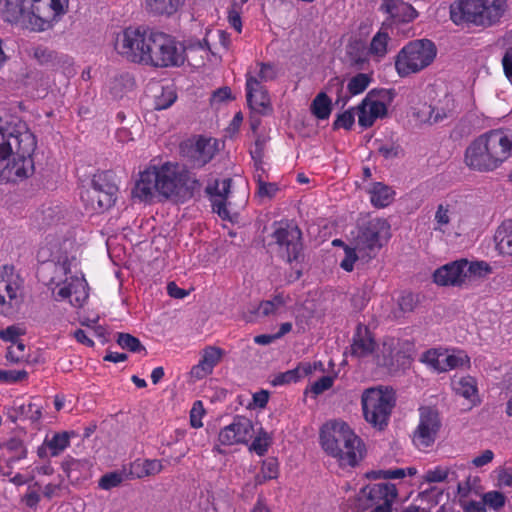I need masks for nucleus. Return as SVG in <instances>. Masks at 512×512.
<instances>
[{"mask_svg": "<svg viewBox=\"0 0 512 512\" xmlns=\"http://www.w3.org/2000/svg\"><path fill=\"white\" fill-rule=\"evenodd\" d=\"M37 146L35 135L24 122L15 123L12 132L0 142V179L19 182L34 173L32 154Z\"/></svg>", "mask_w": 512, "mask_h": 512, "instance_id": "nucleus-1", "label": "nucleus"}, {"mask_svg": "<svg viewBox=\"0 0 512 512\" xmlns=\"http://www.w3.org/2000/svg\"><path fill=\"white\" fill-rule=\"evenodd\" d=\"M69 0H0L4 21L34 32L50 29L68 11Z\"/></svg>", "mask_w": 512, "mask_h": 512, "instance_id": "nucleus-2", "label": "nucleus"}, {"mask_svg": "<svg viewBox=\"0 0 512 512\" xmlns=\"http://www.w3.org/2000/svg\"><path fill=\"white\" fill-rule=\"evenodd\" d=\"M512 154V138L502 130H491L473 140L465 150L464 162L472 170L489 172Z\"/></svg>", "mask_w": 512, "mask_h": 512, "instance_id": "nucleus-3", "label": "nucleus"}, {"mask_svg": "<svg viewBox=\"0 0 512 512\" xmlns=\"http://www.w3.org/2000/svg\"><path fill=\"white\" fill-rule=\"evenodd\" d=\"M320 443L323 450L340 465L355 466L365 453V445L350 426L343 421H329L320 430Z\"/></svg>", "mask_w": 512, "mask_h": 512, "instance_id": "nucleus-4", "label": "nucleus"}, {"mask_svg": "<svg viewBox=\"0 0 512 512\" xmlns=\"http://www.w3.org/2000/svg\"><path fill=\"white\" fill-rule=\"evenodd\" d=\"M180 165L165 162L160 166L151 165L136 182L132 195L143 202H152L156 196L169 199L179 195Z\"/></svg>", "mask_w": 512, "mask_h": 512, "instance_id": "nucleus-5", "label": "nucleus"}, {"mask_svg": "<svg viewBox=\"0 0 512 512\" xmlns=\"http://www.w3.org/2000/svg\"><path fill=\"white\" fill-rule=\"evenodd\" d=\"M506 9V0H457L450 5V19L456 25L489 27L500 21Z\"/></svg>", "mask_w": 512, "mask_h": 512, "instance_id": "nucleus-6", "label": "nucleus"}, {"mask_svg": "<svg viewBox=\"0 0 512 512\" xmlns=\"http://www.w3.org/2000/svg\"><path fill=\"white\" fill-rule=\"evenodd\" d=\"M145 65L155 68L180 67L188 59L186 49L174 37L159 31H150ZM194 46L187 48L188 53Z\"/></svg>", "mask_w": 512, "mask_h": 512, "instance_id": "nucleus-7", "label": "nucleus"}, {"mask_svg": "<svg viewBox=\"0 0 512 512\" xmlns=\"http://www.w3.org/2000/svg\"><path fill=\"white\" fill-rule=\"evenodd\" d=\"M437 56V47L429 39L408 42L395 57V69L402 78L421 72L430 66Z\"/></svg>", "mask_w": 512, "mask_h": 512, "instance_id": "nucleus-8", "label": "nucleus"}, {"mask_svg": "<svg viewBox=\"0 0 512 512\" xmlns=\"http://www.w3.org/2000/svg\"><path fill=\"white\" fill-rule=\"evenodd\" d=\"M365 420L378 430H384L395 406V395L387 387H372L366 389L361 397Z\"/></svg>", "mask_w": 512, "mask_h": 512, "instance_id": "nucleus-9", "label": "nucleus"}, {"mask_svg": "<svg viewBox=\"0 0 512 512\" xmlns=\"http://www.w3.org/2000/svg\"><path fill=\"white\" fill-rule=\"evenodd\" d=\"M390 224L383 218L363 220L357 226L352 245L362 258H372L391 237Z\"/></svg>", "mask_w": 512, "mask_h": 512, "instance_id": "nucleus-10", "label": "nucleus"}, {"mask_svg": "<svg viewBox=\"0 0 512 512\" xmlns=\"http://www.w3.org/2000/svg\"><path fill=\"white\" fill-rule=\"evenodd\" d=\"M149 40L150 31L128 27L117 36L115 49L128 61L145 65Z\"/></svg>", "mask_w": 512, "mask_h": 512, "instance_id": "nucleus-11", "label": "nucleus"}, {"mask_svg": "<svg viewBox=\"0 0 512 512\" xmlns=\"http://www.w3.org/2000/svg\"><path fill=\"white\" fill-rule=\"evenodd\" d=\"M275 243L279 246V252L287 262H300L303 260L302 232L297 226L286 225L277 228L273 235Z\"/></svg>", "mask_w": 512, "mask_h": 512, "instance_id": "nucleus-12", "label": "nucleus"}, {"mask_svg": "<svg viewBox=\"0 0 512 512\" xmlns=\"http://www.w3.org/2000/svg\"><path fill=\"white\" fill-rule=\"evenodd\" d=\"M419 412L420 419L418 427L414 431L413 442L418 447H429L436 440L441 420L438 411L432 407H421Z\"/></svg>", "mask_w": 512, "mask_h": 512, "instance_id": "nucleus-13", "label": "nucleus"}, {"mask_svg": "<svg viewBox=\"0 0 512 512\" xmlns=\"http://www.w3.org/2000/svg\"><path fill=\"white\" fill-rule=\"evenodd\" d=\"M390 92L387 90H371L362 102L357 106L358 123L364 128L371 127L377 118H383L387 114L386 105L375 99L384 98Z\"/></svg>", "mask_w": 512, "mask_h": 512, "instance_id": "nucleus-14", "label": "nucleus"}, {"mask_svg": "<svg viewBox=\"0 0 512 512\" xmlns=\"http://www.w3.org/2000/svg\"><path fill=\"white\" fill-rule=\"evenodd\" d=\"M362 493L374 506L371 512H392V504L398 497L396 486L387 482L367 485Z\"/></svg>", "mask_w": 512, "mask_h": 512, "instance_id": "nucleus-15", "label": "nucleus"}, {"mask_svg": "<svg viewBox=\"0 0 512 512\" xmlns=\"http://www.w3.org/2000/svg\"><path fill=\"white\" fill-rule=\"evenodd\" d=\"M216 141L200 137L196 141H187L181 145V151L192 167H203L216 153Z\"/></svg>", "mask_w": 512, "mask_h": 512, "instance_id": "nucleus-16", "label": "nucleus"}, {"mask_svg": "<svg viewBox=\"0 0 512 512\" xmlns=\"http://www.w3.org/2000/svg\"><path fill=\"white\" fill-rule=\"evenodd\" d=\"M253 424L244 416H236L233 422L219 433V441L223 445L247 443L253 437Z\"/></svg>", "mask_w": 512, "mask_h": 512, "instance_id": "nucleus-17", "label": "nucleus"}, {"mask_svg": "<svg viewBox=\"0 0 512 512\" xmlns=\"http://www.w3.org/2000/svg\"><path fill=\"white\" fill-rule=\"evenodd\" d=\"M92 185H95L97 189L98 204H101L100 207L103 211L111 208L116 201L118 187L113 183L110 173L102 171L95 174L92 178Z\"/></svg>", "mask_w": 512, "mask_h": 512, "instance_id": "nucleus-18", "label": "nucleus"}, {"mask_svg": "<svg viewBox=\"0 0 512 512\" xmlns=\"http://www.w3.org/2000/svg\"><path fill=\"white\" fill-rule=\"evenodd\" d=\"M88 284L84 278L73 277L56 292V300L69 298L71 305L82 307L88 299Z\"/></svg>", "mask_w": 512, "mask_h": 512, "instance_id": "nucleus-19", "label": "nucleus"}, {"mask_svg": "<svg viewBox=\"0 0 512 512\" xmlns=\"http://www.w3.org/2000/svg\"><path fill=\"white\" fill-rule=\"evenodd\" d=\"M381 11L389 14L396 24L413 22L419 15L418 11L403 0H384L380 6Z\"/></svg>", "mask_w": 512, "mask_h": 512, "instance_id": "nucleus-20", "label": "nucleus"}, {"mask_svg": "<svg viewBox=\"0 0 512 512\" xmlns=\"http://www.w3.org/2000/svg\"><path fill=\"white\" fill-rule=\"evenodd\" d=\"M376 347V341L370 329L361 323L356 327L350 345V353L357 358H364L371 355Z\"/></svg>", "mask_w": 512, "mask_h": 512, "instance_id": "nucleus-21", "label": "nucleus"}, {"mask_svg": "<svg viewBox=\"0 0 512 512\" xmlns=\"http://www.w3.org/2000/svg\"><path fill=\"white\" fill-rule=\"evenodd\" d=\"M434 282L441 286H460L466 280V274L463 270L462 259L448 263L433 274Z\"/></svg>", "mask_w": 512, "mask_h": 512, "instance_id": "nucleus-22", "label": "nucleus"}, {"mask_svg": "<svg viewBox=\"0 0 512 512\" xmlns=\"http://www.w3.org/2000/svg\"><path fill=\"white\" fill-rule=\"evenodd\" d=\"M232 180L230 178L223 179L221 182L216 181L215 192H212V188L208 187L207 192L212 195V208L223 220H233V216L230 213L227 201L228 194L230 192Z\"/></svg>", "mask_w": 512, "mask_h": 512, "instance_id": "nucleus-23", "label": "nucleus"}, {"mask_svg": "<svg viewBox=\"0 0 512 512\" xmlns=\"http://www.w3.org/2000/svg\"><path fill=\"white\" fill-rule=\"evenodd\" d=\"M247 103L255 111L261 112L270 105V97L267 89L260 81L250 74L246 78Z\"/></svg>", "mask_w": 512, "mask_h": 512, "instance_id": "nucleus-24", "label": "nucleus"}, {"mask_svg": "<svg viewBox=\"0 0 512 512\" xmlns=\"http://www.w3.org/2000/svg\"><path fill=\"white\" fill-rule=\"evenodd\" d=\"M12 270V267L4 266L2 271H0V304L4 305L6 303L5 295L3 294L5 292L8 297L7 303L10 307H13L14 302H17L19 290L17 282L13 279Z\"/></svg>", "mask_w": 512, "mask_h": 512, "instance_id": "nucleus-25", "label": "nucleus"}, {"mask_svg": "<svg viewBox=\"0 0 512 512\" xmlns=\"http://www.w3.org/2000/svg\"><path fill=\"white\" fill-rule=\"evenodd\" d=\"M496 249L502 255L512 256V220H506L497 228L495 236Z\"/></svg>", "mask_w": 512, "mask_h": 512, "instance_id": "nucleus-26", "label": "nucleus"}, {"mask_svg": "<svg viewBox=\"0 0 512 512\" xmlns=\"http://www.w3.org/2000/svg\"><path fill=\"white\" fill-rule=\"evenodd\" d=\"M185 0H145L148 13L157 16H171L178 11Z\"/></svg>", "mask_w": 512, "mask_h": 512, "instance_id": "nucleus-27", "label": "nucleus"}, {"mask_svg": "<svg viewBox=\"0 0 512 512\" xmlns=\"http://www.w3.org/2000/svg\"><path fill=\"white\" fill-rule=\"evenodd\" d=\"M452 387L456 394L475 403L478 400L477 381L472 376H464L452 380Z\"/></svg>", "mask_w": 512, "mask_h": 512, "instance_id": "nucleus-28", "label": "nucleus"}, {"mask_svg": "<svg viewBox=\"0 0 512 512\" xmlns=\"http://www.w3.org/2000/svg\"><path fill=\"white\" fill-rule=\"evenodd\" d=\"M396 342L394 338L384 340L381 352L376 355V363L378 366L385 367L390 371L395 370V357H398L400 354L399 352H395Z\"/></svg>", "mask_w": 512, "mask_h": 512, "instance_id": "nucleus-29", "label": "nucleus"}, {"mask_svg": "<svg viewBox=\"0 0 512 512\" xmlns=\"http://www.w3.org/2000/svg\"><path fill=\"white\" fill-rule=\"evenodd\" d=\"M369 193L371 203L376 208H384L393 201L394 191L381 182L374 183Z\"/></svg>", "mask_w": 512, "mask_h": 512, "instance_id": "nucleus-30", "label": "nucleus"}, {"mask_svg": "<svg viewBox=\"0 0 512 512\" xmlns=\"http://www.w3.org/2000/svg\"><path fill=\"white\" fill-rule=\"evenodd\" d=\"M163 469L160 460L135 461L131 464L130 474L136 478H144L160 473Z\"/></svg>", "mask_w": 512, "mask_h": 512, "instance_id": "nucleus-31", "label": "nucleus"}, {"mask_svg": "<svg viewBox=\"0 0 512 512\" xmlns=\"http://www.w3.org/2000/svg\"><path fill=\"white\" fill-rule=\"evenodd\" d=\"M312 372V367L309 363H303L295 369L288 370L275 376L272 381L274 386L289 384L298 381L300 378L309 375Z\"/></svg>", "mask_w": 512, "mask_h": 512, "instance_id": "nucleus-32", "label": "nucleus"}, {"mask_svg": "<svg viewBox=\"0 0 512 512\" xmlns=\"http://www.w3.org/2000/svg\"><path fill=\"white\" fill-rule=\"evenodd\" d=\"M443 362L441 372H446L455 368H469L470 358L464 351H457L449 354L447 351H443Z\"/></svg>", "mask_w": 512, "mask_h": 512, "instance_id": "nucleus-33", "label": "nucleus"}, {"mask_svg": "<svg viewBox=\"0 0 512 512\" xmlns=\"http://www.w3.org/2000/svg\"><path fill=\"white\" fill-rule=\"evenodd\" d=\"M200 181L189 171L180 167L179 194L184 190L185 195L192 197L195 193H199L201 189Z\"/></svg>", "mask_w": 512, "mask_h": 512, "instance_id": "nucleus-34", "label": "nucleus"}, {"mask_svg": "<svg viewBox=\"0 0 512 512\" xmlns=\"http://www.w3.org/2000/svg\"><path fill=\"white\" fill-rule=\"evenodd\" d=\"M311 111L318 119H327L331 114V99L325 92H320L312 101Z\"/></svg>", "mask_w": 512, "mask_h": 512, "instance_id": "nucleus-35", "label": "nucleus"}, {"mask_svg": "<svg viewBox=\"0 0 512 512\" xmlns=\"http://www.w3.org/2000/svg\"><path fill=\"white\" fill-rule=\"evenodd\" d=\"M391 40L388 32H386L383 28L380 29L372 38L370 42L369 51L372 55L377 57H384L388 50L387 46L389 41Z\"/></svg>", "mask_w": 512, "mask_h": 512, "instance_id": "nucleus-36", "label": "nucleus"}, {"mask_svg": "<svg viewBox=\"0 0 512 512\" xmlns=\"http://www.w3.org/2000/svg\"><path fill=\"white\" fill-rule=\"evenodd\" d=\"M97 196V189L95 188V185L92 184L90 185V187L85 188L81 191L80 198L87 212L97 214L104 212L102 207H100L101 204H98Z\"/></svg>", "mask_w": 512, "mask_h": 512, "instance_id": "nucleus-37", "label": "nucleus"}, {"mask_svg": "<svg viewBox=\"0 0 512 512\" xmlns=\"http://www.w3.org/2000/svg\"><path fill=\"white\" fill-rule=\"evenodd\" d=\"M326 90L328 93L336 96L335 104L344 108L349 100V95L344 93V80L340 77L331 78L326 86Z\"/></svg>", "mask_w": 512, "mask_h": 512, "instance_id": "nucleus-38", "label": "nucleus"}, {"mask_svg": "<svg viewBox=\"0 0 512 512\" xmlns=\"http://www.w3.org/2000/svg\"><path fill=\"white\" fill-rule=\"evenodd\" d=\"M70 434L68 432L55 433L51 439H46L44 444L49 448L51 456H58L64 451L70 443Z\"/></svg>", "mask_w": 512, "mask_h": 512, "instance_id": "nucleus-39", "label": "nucleus"}, {"mask_svg": "<svg viewBox=\"0 0 512 512\" xmlns=\"http://www.w3.org/2000/svg\"><path fill=\"white\" fill-rule=\"evenodd\" d=\"M504 45L507 46L501 63L503 72L508 82L512 85V30L505 33L503 36Z\"/></svg>", "mask_w": 512, "mask_h": 512, "instance_id": "nucleus-40", "label": "nucleus"}, {"mask_svg": "<svg viewBox=\"0 0 512 512\" xmlns=\"http://www.w3.org/2000/svg\"><path fill=\"white\" fill-rule=\"evenodd\" d=\"M116 342L122 349H126L130 352H144L145 354L147 353L145 346L142 345L140 340L129 333H117Z\"/></svg>", "mask_w": 512, "mask_h": 512, "instance_id": "nucleus-41", "label": "nucleus"}, {"mask_svg": "<svg viewBox=\"0 0 512 512\" xmlns=\"http://www.w3.org/2000/svg\"><path fill=\"white\" fill-rule=\"evenodd\" d=\"M263 173L261 171L255 172L254 177L257 182L256 194L261 199H272L279 191V187L276 183L266 182L262 177Z\"/></svg>", "mask_w": 512, "mask_h": 512, "instance_id": "nucleus-42", "label": "nucleus"}, {"mask_svg": "<svg viewBox=\"0 0 512 512\" xmlns=\"http://www.w3.org/2000/svg\"><path fill=\"white\" fill-rule=\"evenodd\" d=\"M371 82V77L366 73H358L353 76L347 85V95L351 96L358 95L364 92Z\"/></svg>", "mask_w": 512, "mask_h": 512, "instance_id": "nucleus-43", "label": "nucleus"}, {"mask_svg": "<svg viewBox=\"0 0 512 512\" xmlns=\"http://www.w3.org/2000/svg\"><path fill=\"white\" fill-rule=\"evenodd\" d=\"M347 59L351 66L357 69H363L367 63L365 50L361 44L350 45L347 48Z\"/></svg>", "mask_w": 512, "mask_h": 512, "instance_id": "nucleus-44", "label": "nucleus"}, {"mask_svg": "<svg viewBox=\"0 0 512 512\" xmlns=\"http://www.w3.org/2000/svg\"><path fill=\"white\" fill-rule=\"evenodd\" d=\"M463 270L466 274V279L470 277H484L490 273V266L483 262H469L466 259H462Z\"/></svg>", "mask_w": 512, "mask_h": 512, "instance_id": "nucleus-45", "label": "nucleus"}, {"mask_svg": "<svg viewBox=\"0 0 512 512\" xmlns=\"http://www.w3.org/2000/svg\"><path fill=\"white\" fill-rule=\"evenodd\" d=\"M15 411L19 416L32 422H38L42 417V407L32 402L19 405Z\"/></svg>", "mask_w": 512, "mask_h": 512, "instance_id": "nucleus-46", "label": "nucleus"}, {"mask_svg": "<svg viewBox=\"0 0 512 512\" xmlns=\"http://www.w3.org/2000/svg\"><path fill=\"white\" fill-rule=\"evenodd\" d=\"M4 447L13 455L8 458V462L12 463L21 460L26 457V448L23 442L18 438H11L5 444Z\"/></svg>", "mask_w": 512, "mask_h": 512, "instance_id": "nucleus-47", "label": "nucleus"}, {"mask_svg": "<svg viewBox=\"0 0 512 512\" xmlns=\"http://www.w3.org/2000/svg\"><path fill=\"white\" fill-rule=\"evenodd\" d=\"M6 359L12 363L27 361L25 344L19 341L12 343L7 349Z\"/></svg>", "mask_w": 512, "mask_h": 512, "instance_id": "nucleus-48", "label": "nucleus"}, {"mask_svg": "<svg viewBox=\"0 0 512 512\" xmlns=\"http://www.w3.org/2000/svg\"><path fill=\"white\" fill-rule=\"evenodd\" d=\"M32 56L41 65H48L56 60V53L44 46L33 48Z\"/></svg>", "mask_w": 512, "mask_h": 512, "instance_id": "nucleus-49", "label": "nucleus"}, {"mask_svg": "<svg viewBox=\"0 0 512 512\" xmlns=\"http://www.w3.org/2000/svg\"><path fill=\"white\" fill-rule=\"evenodd\" d=\"M443 351L432 349L423 353L421 360L428 364L431 368H433L437 372H441L443 356L441 355Z\"/></svg>", "mask_w": 512, "mask_h": 512, "instance_id": "nucleus-50", "label": "nucleus"}, {"mask_svg": "<svg viewBox=\"0 0 512 512\" xmlns=\"http://www.w3.org/2000/svg\"><path fill=\"white\" fill-rule=\"evenodd\" d=\"M224 352L221 348L216 346H208L202 351L201 358L211 366L213 369L214 367L220 362Z\"/></svg>", "mask_w": 512, "mask_h": 512, "instance_id": "nucleus-51", "label": "nucleus"}, {"mask_svg": "<svg viewBox=\"0 0 512 512\" xmlns=\"http://www.w3.org/2000/svg\"><path fill=\"white\" fill-rule=\"evenodd\" d=\"M406 476V472L402 468L389 470H376L367 473L368 478L372 479H402Z\"/></svg>", "mask_w": 512, "mask_h": 512, "instance_id": "nucleus-52", "label": "nucleus"}, {"mask_svg": "<svg viewBox=\"0 0 512 512\" xmlns=\"http://www.w3.org/2000/svg\"><path fill=\"white\" fill-rule=\"evenodd\" d=\"M176 98V93L172 88H163L162 94L156 98L155 108L157 110L167 109L175 102Z\"/></svg>", "mask_w": 512, "mask_h": 512, "instance_id": "nucleus-53", "label": "nucleus"}, {"mask_svg": "<svg viewBox=\"0 0 512 512\" xmlns=\"http://www.w3.org/2000/svg\"><path fill=\"white\" fill-rule=\"evenodd\" d=\"M124 480L123 474L119 472H110L103 475L99 480V487L104 490H110L119 486Z\"/></svg>", "mask_w": 512, "mask_h": 512, "instance_id": "nucleus-54", "label": "nucleus"}, {"mask_svg": "<svg viewBox=\"0 0 512 512\" xmlns=\"http://www.w3.org/2000/svg\"><path fill=\"white\" fill-rule=\"evenodd\" d=\"M265 139L258 137L254 143V148L250 151L251 157L255 162L256 172H264L262 168V159L264 156Z\"/></svg>", "mask_w": 512, "mask_h": 512, "instance_id": "nucleus-55", "label": "nucleus"}, {"mask_svg": "<svg viewBox=\"0 0 512 512\" xmlns=\"http://www.w3.org/2000/svg\"><path fill=\"white\" fill-rule=\"evenodd\" d=\"M449 475V469L436 467L435 469L428 470L423 476V479L427 483H440L447 480Z\"/></svg>", "mask_w": 512, "mask_h": 512, "instance_id": "nucleus-56", "label": "nucleus"}, {"mask_svg": "<svg viewBox=\"0 0 512 512\" xmlns=\"http://www.w3.org/2000/svg\"><path fill=\"white\" fill-rule=\"evenodd\" d=\"M358 258H362V256L356 250V247H345V257L340 263V267L347 272H351L354 268V263Z\"/></svg>", "mask_w": 512, "mask_h": 512, "instance_id": "nucleus-57", "label": "nucleus"}, {"mask_svg": "<svg viewBox=\"0 0 512 512\" xmlns=\"http://www.w3.org/2000/svg\"><path fill=\"white\" fill-rule=\"evenodd\" d=\"M28 373L25 370H0V382L16 383L27 379Z\"/></svg>", "mask_w": 512, "mask_h": 512, "instance_id": "nucleus-58", "label": "nucleus"}, {"mask_svg": "<svg viewBox=\"0 0 512 512\" xmlns=\"http://www.w3.org/2000/svg\"><path fill=\"white\" fill-rule=\"evenodd\" d=\"M483 504L492 507L497 510L504 506L505 504V496L498 491H491L484 495Z\"/></svg>", "mask_w": 512, "mask_h": 512, "instance_id": "nucleus-59", "label": "nucleus"}, {"mask_svg": "<svg viewBox=\"0 0 512 512\" xmlns=\"http://www.w3.org/2000/svg\"><path fill=\"white\" fill-rule=\"evenodd\" d=\"M355 121V116L353 113V109L346 110L343 113L339 114L336 120L333 123L334 129H338L340 127L344 129H351Z\"/></svg>", "mask_w": 512, "mask_h": 512, "instance_id": "nucleus-60", "label": "nucleus"}, {"mask_svg": "<svg viewBox=\"0 0 512 512\" xmlns=\"http://www.w3.org/2000/svg\"><path fill=\"white\" fill-rule=\"evenodd\" d=\"M370 300V293L368 289L362 288L357 289V291L351 297V303L353 307L360 311L362 310Z\"/></svg>", "mask_w": 512, "mask_h": 512, "instance_id": "nucleus-61", "label": "nucleus"}, {"mask_svg": "<svg viewBox=\"0 0 512 512\" xmlns=\"http://www.w3.org/2000/svg\"><path fill=\"white\" fill-rule=\"evenodd\" d=\"M270 445L269 436L266 432H261L252 442L251 449L259 456H263Z\"/></svg>", "mask_w": 512, "mask_h": 512, "instance_id": "nucleus-62", "label": "nucleus"}, {"mask_svg": "<svg viewBox=\"0 0 512 512\" xmlns=\"http://www.w3.org/2000/svg\"><path fill=\"white\" fill-rule=\"evenodd\" d=\"M260 71L258 73V77H256L260 83L272 81L276 78L277 73L274 66L270 63H259Z\"/></svg>", "mask_w": 512, "mask_h": 512, "instance_id": "nucleus-63", "label": "nucleus"}, {"mask_svg": "<svg viewBox=\"0 0 512 512\" xmlns=\"http://www.w3.org/2000/svg\"><path fill=\"white\" fill-rule=\"evenodd\" d=\"M204 414V410L202 407L201 401H196L193 404V407L190 411V423L191 426L194 428H200L202 427L203 423L201 421V418Z\"/></svg>", "mask_w": 512, "mask_h": 512, "instance_id": "nucleus-64", "label": "nucleus"}]
</instances>
